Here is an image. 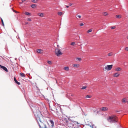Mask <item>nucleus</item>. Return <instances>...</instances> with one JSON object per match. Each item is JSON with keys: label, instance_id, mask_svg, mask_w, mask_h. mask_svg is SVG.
Here are the masks:
<instances>
[{"label": "nucleus", "instance_id": "1", "mask_svg": "<svg viewBox=\"0 0 128 128\" xmlns=\"http://www.w3.org/2000/svg\"><path fill=\"white\" fill-rule=\"evenodd\" d=\"M107 120L111 123L116 122L118 120L117 117L114 115L109 116L107 118Z\"/></svg>", "mask_w": 128, "mask_h": 128}, {"label": "nucleus", "instance_id": "2", "mask_svg": "<svg viewBox=\"0 0 128 128\" xmlns=\"http://www.w3.org/2000/svg\"><path fill=\"white\" fill-rule=\"evenodd\" d=\"M39 120L40 121V123L38 122V124L40 128H42L44 127L45 128L46 127V125L42 122L40 119Z\"/></svg>", "mask_w": 128, "mask_h": 128}, {"label": "nucleus", "instance_id": "3", "mask_svg": "<svg viewBox=\"0 0 128 128\" xmlns=\"http://www.w3.org/2000/svg\"><path fill=\"white\" fill-rule=\"evenodd\" d=\"M55 52L56 56H59L62 54V53L61 52L60 50L58 49H56Z\"/></svg>", "mask_w": 128, "mask_h": 128}, {"label": "nucleus", "instance_id": "4", "mask_svg": "<svg viewBox=\"0 0 128 128\" xmlns=\"http://www.w3.org/2000/svg\"><path fill=\"white\" fill-rule=\"evenodd\" d=\"M112 66L113 65L112 64L109 65H107L105 67V69L108 71L110 70L112 68Z\"/></svg>", "mask_w": 128, "mask_h": 128}, {"label": "nucleus", "instance_id": "5", "mask_svg": "<svg viewBox=\"0 0 128 128\" xmlns=\"http://www.w3.org/2000/svg\"><path fill=\"white\" fill-rule=\"evenodd\" d=\"M102 111H106L108 110V108L106 107H103L101 108L100 109Z\"/></svg>", "mask_w": 128, "mask_h": 128}, {"label": "nucleus", "instance_id": "6", "mask_svg": "<svg viewBox=\"0 0 128 128\" xmlns=\"http://www.w3.org/2000/svg\"><path fill=\"white\" fill-rule=\"evenodd\" d=\"M68 126L70 128H72L73 127L74 125L71 123H68L67 124Z\"/></svg>", "mask_w": 128, "mask_h": 128}, {"label": "nucleus", "instance_id": "7", "mask_svg": "<svg viewBox=\"0 0 128 128\" xmlns=\"http://www.w3.org/2000/svg\"><path fill=\"white\" fill-rule=\"evenodd\" d=\"M79 65L78 64H73L72 66L75 68H78L79 67Z\"/></svg>", "mask_w": 128, "mask_h": 128}, {"label": "nucleus", "instance_id": "8", "mask_svg": "<svg viewBox=\"0 0 128 128\" xmlns=\"http://www.w3.org/2000/svg\"><path fill=\"white\" fill-rule=\"evenodd\" d=\"M36 50L37 52L39 53H41L43 52L42 50L41 49H38Z\"/></svg>", "mask_w": 128, "mask_h": 128}, {"label": "nucleus", "instance_id": "9", "mask_svg": "<svg viewBox=\"0 0 128 128\" xmlns=\"http://www.w3.org/2000/svg\"><path fill=\"white\" fill-rule=\"evenodd\" d=\"M120 75V74L118 72H116L113 75V76L114 77H117L119 76Z\"/></svg>", "mask_w": 128, "mask_h": 128}, {"label": "nucleus", "instance_id": "10", "mask_svg": "<svg viewBox=\"0 0 128 128\" xmlns=\"http://www.w3.org/2000/svg\"><path fill=\"white\" fill-rule=\"evenodd\" d=\"M14 80L15 82L17 84H18V85H20V82H18L17 80H16V78L15 77L14 78Z\"/></svg>", "mask_w": 128, "mask_h": 128}, {"label": "nucleus", "instance_id": "11", "mask_svg": "<svg viewBox=\"0 0 128 128\" xmlns=\"http://www.w3.org/2000/svg\"><path fill=\"white\" fill-rule=\"evenodd\" d=\"M38 15L39 16H40L41 17H43L44 16V14L43 13H39L38 14Z\"/></svg>", "mask_w": 128, "mask_h": 128}, {"label": "nucleus", "instance_id": "12", "mask_svg": "<svg viewBox=\"0 0 128 128\" xmlns=\"http://www.w3.org/2000/svg\"><path fill=\"white\" fill-rule=\"evenodd\" d=\"M115 70L117 72L120 71L121 70V68L119 67L116 68L115 69Z\"/></svg>", "mask_w": 128, "mask_h": 128}, {"label": "nucleus", "instance_id": "13", "mask_svg": "<svg viewBox=\"0 0 128 128\" xmlns=\"http://www.w3.org/2000/svg\"><path fill=\"white\" fill-rule=\"evenodd\" d=\"M64 70L66 71H68L69 70V68L68 66L64 67Z\"/></svg>", "mask_w": 128, "mask_h": 128}, {"label": "nucleus", "instance_id": "14", "mask_svg": "<svg viewBox=\"0 0 128 128\" xmlns=\"http://www.w3.org/2000/svg\"><path fill=\"white\" fill-rule=\"evenodd\" d=\"M20 76L22 77H25V74L23 73H21L20 74Z\"/></svg>", "mask_w": 128, "mask_h": 128}, {"label": "nucleus", "instance_id": "15", "mask_svg": "<svg viewBox=\"0 0 128 128\" xmlns=\"http://www.w3.org/2000/svg\"><path fill=\"white\" fill-rule=\"evenodd\" d=\"M50 122L52 124V126H54V123L53 121L52 120H50Z\"/></svg>", "mask_w": 128, "mask_h": 128}, {"label": "nucleus", "instance_id": "16", "mask_svg": "<svg viewBox=\"0 0 128 128\" xmlns=\"http://www.w3.org/2000/svg\"><path fill=\"white\" fill-rule=\"evenodd\" d=\"M5 71H6V72H8V70L4 66L3 68H2Z\"/></svg>", "mask_w": 128, "mask_h": 128}, {"label": "nucleus", "instance_id": "17", "mask_svg": "<svg viewBox=\"0 0 128 128\" xmlns=\"http://www.w3.org/2000/svg\"><path fill=\"white\" fill-rule=\"evenodd\" d=\"M27 16H30V14L29 12H25L24 13Z\"/></svg>", "mask_w": 128, "mask_h": 128}, {"label": "nucleus", "instance_id": "18", "mask_svg": "<svg viewBox=\"0 0 128 128\" xmlns=\"http://www.w3.org/2000/svg\"><path fill=\"white\" fill-rule=\"evenodd\" d=\"M92 97V96L90 95H88L86 96V98H90Z\"/></svg>", "mask_w": 128, "mask_h": 128}, {"label": "nucleus", "instance_id": "19", "mask_svg": "<svg viewBox=\"0 0 128 128\" xmlns=\"http://www.w3.org/2000/svg\"><path fill=\"white\" fill-rule=\"evenodd\" d=\"M36 5L35 4H32L31 6V7L33 8H35L36 7Z\"/></svg>", "mask_w": 128, "mask_h": 128}, {"label": "nucleus", "instance_id": "20", "mask_svg": "<svg viewBox=\"0 0 128 128\" xmlns=\"http://www.w3.org/2000/svg\"><path fill=\"white\" fill-rule=\"evenodd\" d=\"M116 16L117 18H120L122 17L120 15H116Z\"/></svg>", "mask_w": 128, "mask_h": 128}, {"label": "nucleus", "instance_id": "21", "mask_svg": "<svg viewBox=\"0 0 128 128\" xmlns=\"http://www.w3.org/2000/svg\"><path fill=\"white\" fill-rule=\"evenodd\" d=\"M113 53L112 52H111L109 53L108 54V56H112L113 55Z\"/></svg>", "mask_w": 128, "mask_h": 128}, {"label": "nucleus", "instance_id": "22", "mask_svg": "<svg viewBox=\"0 0 128 128\" xmlns=\"http://www.w3.org/2000/svg\"><path fill=\"white\" fill-rule=\"evenodd\" d=\"M103 14L104 16H107L108 14L107 13L104 12L103 13Z\"/></svg>", "mask_w": 128, "mask_h": 128}, {"label": "nucleus", "instance_id": "23", "mask_svg": "<svg viewBox=\"0 0 128 128\" xmlns=\"http://www.w3.org/2000/svg\"><path fill=\"white\" fill-rule=\"evenodd\" d=\"M122 102H126V99L125 98H123V99L122 100Z\"/></svg>", "mask_w": 128, "mask_h": 128}, {"label": "nucleus", "instance_id": "24", "mask_svg": "<svg viewBox=\"0 0 128 128\" xmlns=\"http://www.w3.org/2000/svg\"><path fill=\"white\" fill-rule=\"evenodd\" d=\"M38 0H32V2L36 3L37 2Z\"/></svg>", "mask_w": 128, "mask_h": 128}, {"label": "nucleus", "instance_id": "25", "mask_svg": "<svg viewBox=\"0 0 128 128\" xmlns=\"http://www.w3.org/2000/svg\"><path fill=\"white\" fill-rule=\"evenodd\" d=\"M92 31V29H90L89 30H88L87 31V32L88 33H89V32H91Z\"/></svg>", "mask_w": 128, "mask_h": 128}, {"label": "nucleus", "instance_id": "26", "mask_svg": "<svg viewBox=\"0 0 128 128\" xmlns=\"http://www.w3.org/2000/svg\"><path fill=\"white\" fill-rule=\"evenodd\" d=\"M86 87H87L86 86H83L82 87L81 89L82 90H84V89H86Z\"/></svg>", "mask_w": 128, "mask_h": 128}, {"label": "nucleus", "instance_id": "27", "mask_svg": "<svg viewBox=\"0 0 128 128\" xmlns=\"http://www.w3.org/2000/svg\"><path fill=\"white\" fill-rule=\"evenodd\" d=\"M1 21H2V25L3 26H4V23L2 19H1Z\"/></svg>", "mask_w": 128, "mask_h": 128}, {"label": "nucleus", "instance_id": "28", "mask_svg": "<svg viewBox=\"0 0 128 128\" xmlns=\"http://www.w3.org/2000/svg\"><path fill=\"white\" fill-rule=\"evenodd\" d=\"M47 62L49 64H52V62L50 61H48Z\"/></svg>", "mask_w": 128, "mask_h": 128}, {"label": "nucleus", "instance_id": "29", "mask_svg": "<svg viewBox=\"0 0 128 128\" xmlns=\"http://www.w3.org/2000/svg\"><path fill=\"white\" fill-rule=\"evenodd\" d=\"M58 14L60 16H61L62 14V12H59L58 13Z\"/></svg>", "mask_w": 128, "mask_h": 128}, {"label": "nucleus", "instance_id": "30", "mask_svg": "<svg viewBox=\"0 0 128 128\" xmlns=\"http://www.w3.org/2000/svg\"><path fill=\"white\" fill-rule=\"evenodd\" d=\"M75 44V43L74 42H72L71 44V45L72 46H73Z\"/></svg>", "mask_w": 128, "mask_h": 128}, {"label": "nucleus", "instance_id": "31", "mask_svg": "<svg viewBox=\"0 0 128 128\" xmlns=\"http://www.w3.org/2000/svg\"><path fill=\"white\" fill-rule=\"evenodd\" d=\"M76 60L78 61H80L81 60V58H76Z\"/></svg>", "mask_w": 128, "mask_h": 128}, {"label": "nucleus", "instance_id": "32", "mask_svg": "<svg viewBox=\"0 0 128 128\" xmlns=\"http://www.w3.org/2000/svg\"><path fill=\"white\" fill-rule=\"evenodd\" d=\"M111 28L112 29H114L116 28V26H112V27H111Z\"/></svg>", "mask_w": 128, "mask_h": 128}, {"label": "nucleus", "instance_id": "33", "mask_svg": "<svg viewBox=\"0 0 128 128\" xmlns=\"http://www.w3.org/2000/svg\"><path fill=\"white\" fill-rule=\"evenodd\" d=\"M78 17L79 18H80L81 17V16L80 15H76V17Z\"/></svg>", "mask_w": 128, "mask_h": 128}, {"label": "nucleus", "instance_id": "34", "mask_svg": "<svg viewBox=\"0 0 128 128\" xmlns=\"http://www.w3.org/2000/svg\"><path fill=\"white\" fill-rule=\"evenodd\" d=\"M4 66H2L1 65H0V68L2 69L3 67Z\"/></svg>", "mask_w": 128, "mask_h": 128}, {"label": "nucleus", "instance_id": "35", "mask_svg": "<svg viewBox=\"0 0 128 128\" xmlns=\"http://www.w3.org/2000/svg\"><path fill=\"white\" fill-rule=\"evenodd\" d=\"M27 20L28 21H31V19L30 18H28L27 19Z\"/></svg>", "mask_w": 128, "mask_h": 128}, {"label": "nucleus", "instance_id": "36", "mask_svg": "<svg viewBox=\"0 0 128 128\" xmlns=\"http://www.w3.org/2000/svg\"><path fill=\"white\" fill-rule=\"evenodd\" d=\"M125 50L128 51V47H126L125 48Z\"/></svg>", "mask_w": 128, "mask_h": 128}, {"label": "nucleus", "instance_id": "37", "mask_svg": "<svg viewBox=\"0 0 128 128\" xmlns=\"http://www.w3.org/2000/svg\"><path fill=\"white\" fill-rule=\"evenodd\" d=\"M80 25L81 26H83L84 25V24L82 23H81L80 24Z\"/></svg>", "mask_w": 128, "mask_h": 128}, {"label": "nucleus", "instance_id": "38", "mask_svg": "<svg viewBox=\"0 0 128 128\" xmlns=\"http://www.w3.org/2000/svg\"><path fill=\"white\" fill-rule=\"evenodd\" d=\"M70 96H74V95L73 94H70Z\"/></svg>", "mask_w": 128, "mask_h": 128}, {"label": "nucleus", "instance_id": "39", "mask_svg": "<svg viewBox=\"0 0 128 128\" xmlns=\"http://www.w3.org/2000/svg\"><path fill=\"white\" fill-rule=\"evenodd\" d=\"M72 5V3H70L69 4V5L70 6H71Z\"/></svg>", "mask_w": 128, "mask_h": 128}, {"label": "nucleus", "instance_id": "40", "mask_svg": "<svg viewBox=\"0 0 128 128\" xmlns=\"http://www.w3.org/2000/svg\"><path fill=\"white\" fill-rule=\"evenodd\" d=\"M13 11H14V12H15L16 13L17 12L15 10H14Z\"/></svg>", "mask_w": 128, "mask_h": 128}, {"label": "nucleus", "instance_id": "41", "mask_svg": "<svg viewBox=\"0 0 128 128\" xmlns=\"http://www.w3.org/2000/svg\"><path fill=\"white\" fill-rule=\"evenodd\" d=\"M22 2H24V1H25L26 0H22Z\"/></svg>", "mask_w": 128, "mask_h": 128}, {"label": "nucleus", "instance_id": "42", "mask_svg": "<svg viewBox=\"0 0 128 128\" xmlns=\"http://www.w3.org/2000/svg\"><path fill=\"white\" fill-rule=\"evenodd\" d=\"M66 8H68L69 6H66Z\"/></svg>", "mask_w": 128, "mask_h": 128}, {"label": "nucleus", "instance_id": "43", "mask_svg": "<svg viewBox=\"0 0 128 128\" xmlns=\"http://www.w3.org/2000/svg\"><path fill=\"white\" fill-rule=\"evenodd\" d=\"M127 39L128 40V36L126 37Z\"/></svg>", "mask_w": 128, "mask_h": 128}, {"label": "nucleus", "instance_id": "44", "mask_svg": "<svg viewBox=\"0 0 128 128\" xmlns=\"http://www.w3.org/2000/svg\"><path fill=\"white\" fill-rule=\"evenodd\" d=\"M26 24H28V23L27 22L26 23Z\"/></svg>", "mask_w": 128, "mask_h": 128}, {"label": "nucleus", "instance_id": "45", "mask_svg": "<svg viewBox=\"0 0 128 128\" xmlns=\"http://www.w3.org/2000/svg\"><path fill=\"white\" fill-rule=\"evenodd\" d=\"M127 103H128V101Z\"/></svg>", "mask_w": 128, "mask_h": 128}, {"label": "nucleus", "instance_id": "46", "mask_svg": "<svg viewBox=\"0 0 128 128\" xmlns=\"http://www.w3.org/2000/svg\"><path fill=\"white\" fill-rule=\"evenodd\" d=\"M45 128H47L46 127Z\"/></svg>", "mask_w": 128, "mask_h": 128}]
</instances>
